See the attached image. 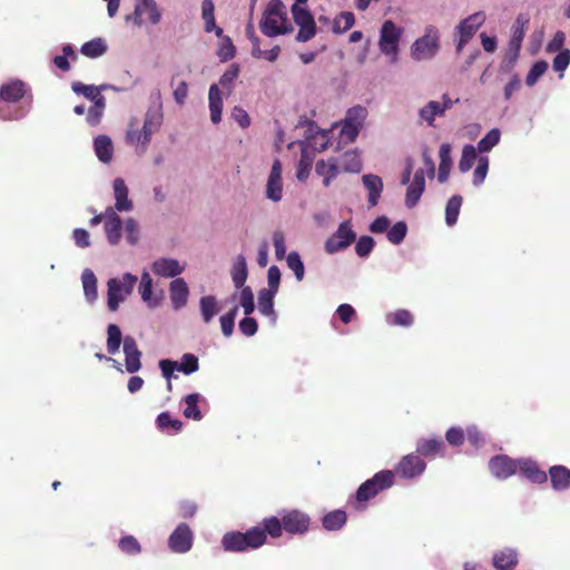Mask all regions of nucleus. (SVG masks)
<instances>
[{
  "label": "nucleus",
  "instance_id": "obj_1",
  "mask_svg": "<svg viewBox=\"0 0 570 570\" xmlns=\"http://www.w3.org/2000/svg\"><path fill=\"white\" fill-rule=\"evenodd\" d=\"M259 29L264 36L269 38L294 31L293 26L287 19L285 6L281 0H271L268 2L259 21Z\"/></svg>",
  "mask_w": 570,
  "mask_h": 570
},
{
  "label": "nucleus",
  "instance_id": "obj_2",
  "mask_svg": "<svg viewBox=\"0 0 570 570\" xmlns=\"http://www.w3.org/2000/svg\"><path fill=\"white\" fill-rule=\"evenodd\" d=\"M266 541L265 531L254 527L246 532L230 531L223 535L222 548L226 552H244L262 547Z\"/></svg>",
  "mask_w": 570,
  "mask_h": 570
},
{
  "label": "nucleus",
  "instance_id": "obj_3",
  "mask_svg": "<svg viewBox=\"0 0 570 570\" xmlns=\"http://www.w3.org/2000/svg\"><path fill=\"white\" fill-rule=\"evenodd\" d=\"M440 36L435 27H428L423 37L416 39L411 47L413 59L429 60L432 59L440 48Z\"/></svg>",
  "mask_w": 570,
  "mask_h": 570
},
{
  "label": "nucleus",
  "instance_id": "obj_4",
  "mask_svg": "<svg viewBox=\"0 0 570 570\" xmlns=\"http://www.w3.org/2000/svg\"><path fill=\"white\" fill-rule=\"evenodd\" d=\"M394 482V474L390 470L377 472L372 479L362 483L356 492L358 502L374 498L379 492L389 489Z\"/></svg>",
  "mask_w": 570,
  "mask_h": 570
},
{
  "label": "nucleus",
  "instance_id": "obj_5",
  "mask_svg": "<svg viewBox=\"0 0 570 570\" xmlns=\"http://www.w3.org/2000/svg\"><path fill=\"white\" fill-rule=\"evenodd\" d=\"M367 110L362 106H354L350 108L343 120V127L340 132V138L346 144L353 142L363 127L366 119Z\"/></svg>",
  "mask_w": 570,
  "mask_h": 570
},
{
  "label": "nucleus",
  "instance_id": "obj_6",
  "mask_svg": "<svg viewBox=\"0 0 570 570\" xmlns=\"http://www.w3.org/2000/svg\"><path fill=\"white\" fill-rule=\"evenodd\" d=\"M402 30L395 26L392 20H386L381 27L379 47L382 53L390 56L391 61L395 62L399 53V42Z\"/></svg>",
  "mask_w": 570,
  "mask_h": 570
},
{
  "label": "nucleus",
  "instance_id": "obj_7",
  "mask_svg": "<svg viewBox=\"0 0 570 570\" xmlns=\"http://www.w3.org/2000/svg\"><path fill=\"white\" fill-rule=\"evenodd\" d=\"M291 11L294 22L299 28L296 35V41L307 42L313 39L316 35V23L311 11L297 3L292 6Z\"/></svg>",
  "mask_w": 570,
  "mask_h": 570
},
{
  "label": "nucleus",
  "instance_id": "obj_8",
  "mask_svg": "<svg viewBox=\"0 0 570 570\" xmlns=\"http://www.w3.org/2000/svg\"><path fill=\"white\" fill-rule=\"evenodd\" d=\"M485 13L483 11H478L470 14L458 24L456 32L459 35V39L455 46L456 53H460L463 50L464 46L474 37L476 31L485 22Z\"/></svg>",
  "mask_w": 570,
  "mask_h": 570
},
{
  "label": "nucleus",
  "instance_id": "obj_9",
  "mask_svg": "<svg viewBox=\"0 0 570 570\" xmlns=\"http://www.w3.org/2000/svg\"><path fill=\"white\" fill-rule=\"evenodd\" d=\"M356 239V233L353 230L352 225L348 220H345L338 225L336 232L326 239L324 249L327 254H335L344 250L352 245Z\"/></svg>",
  "mask_w": 570,
  "mask_h": 570
},
{
  "label": "nucleus",
  "instance_id": "obj_10",
  "mask_svg": "<svg viewBox=\"0 0 570 570\" xmlns=\"http://www.w3.org/2000/svg\"><path fill=\"white\" fill-rule=\"evenodd\" d=\"M528 24L529 19L523 14H519L513 23L512 36L505 51V60L510 65H514L518 60Z\"/></svg>",
  "mask_w": 570,
  "mask_h": 570
},
{
  "label": "nucleus",
  "instance_id": "obj_11",
  "mask_svg": "<svg viewBox=\"0 0 570 570\" xmlns=\"http://www.w3.org/2000/svg\"><path fill=\"white\" fill-rule=\"evenodd\" d=\"M26 95V83L21 80H13L0 87V117L3 119L19 118L21 115L11 116L4 107V102H18Z\"/></svg>",
  "mask_w": 570,
  "mask_h": 570
},
{
  "label": "nucleus",
  "instance_id": "obj_12",
  "mask_svg": "<svg viewBox=\"0 0 570 570\" xmlns=\"http://www.w3.org/2000/svg\"><path fill=\"white\" fill-rule=\"evenodd\" d=\"M194 533L189 525L180 523L168 538V547L175 553H186L193 547Z\"/></svg>",
  "mask_w": 570,
  "mask_h": 570
},
{
  "label": "nucleus",
  "instance_id": "obj_13",
  "mask_svg": "<svg viewBox=\"0 0 570 570\" xmlns=\"http://www.w3.org/2000/svg\"><path fill=\"white\" fill-rule=\"evenodd\" d=\"M145 132L146 130L142 127L139 128V121L136 118L129 121L126 142L135 147L138 155H144L147 151L151 140V136H146Z\"/></svg>",
  "mask_w": 570,
  "mask_h": 570
},
{
  "label": "nucleus",
  "instance_id": "obj_14",
  "mask_svg": "<svg viewBox=\"0 0 570 570\" xmlns=\"http://www.w3.org/2000/svg\"><path fill=\"white\" fill-rule=\"evenodd\" d=\"M491 473L497 479H508L518 472L517 460H513L507 455H497L489 462Z\"/></svg>",
  "mask_w": 570,
  "mask_h": 570
},
{
  "label": "nucleus",
  "instance_id": "obj_15",
  "mask_svg": "<svg viewBox=\"0 0 570 570\" xmlns=\"http://www.w3.org/2000/svg\"><path fill=\"white\" fill-rule=\"evenodd\" d=\"M283 196L282 164L275 159L266 185V197L273 202H278Z\"/></svg>",
  "mask_w": 570,
  "mask_h": 570
},
{
  "label": "nucleus",
  "instance_id": "obj_16",
  "mask_svg": "<svg viewBox=\"0 0 570 570\" xmlns=\"http://www.w3.org/2000/svg\"><path fill=\"white\" fill-rule=\"evenodd\" d=\"M163 375L170 380L173 377L174 371L183 372L186 375H189L198 370V358H184V362L179 363L176 361H170L168 358H163L159 363Z\"/></svg>",
  "mask_w": 570,
  "mask_h": 570
},
{
  "label": "nucleus",
  "instance_id": "obj_17",
  "mask_svg": "<svg viewBox=\"0 0 570 570\" xmlns=\"http://www.w3.org/2000/svg\"><path fill=\"white\" fill-rule=\"evenodd\" d=\"M134 14V21L137 26H141L146 21L150 22L151 24H157L161 18V13L154 0L137 3Z\"/></svg>",
  "mask_w": 570,
  "mask_h": 570
},
{
  "label": "nucleus",
  "instance_id": "obj_18",
  "mask_svg": "<svg viewBox=\"0 0 570 570\" xmlns=\"http://www.w3.org/2000/svg\"><path fill=\"white\" fill-rule=\"evenodd\" d=\"M425 470V463L417 455H405L396 468L397 474L405 479L421 475Z\"/></svg>",
  "mask_w": 570,
  "mask_h": 570
},
{
  "label": "nucleus",
  "instance_id": "obj_19",
  "mask_svg": "<svg viewBox=\"0 0 570 570\" xmlns=\"http://www.w3.org/2000/svg\"><path fill=\"white\" fill-rule=\"evenodd\" d=\"M107 220L105 222V233L110 245H118L121 239L122 222L115 208H106Z\"/></svg>",
  "mask_w": 570,
  "mask_h": 570
},
{
  "label": "nucleus",
  "instance_id": "obj_20",
  "mask_svg": "<svg viewBox=\"0 0 570 570\" xmlns=\"http://www.w3.org/2000/svg\"><path fill=\"white\" fill-rule=\"evenodd\" d=\"M518 472L528 479L532 483L542 484L547 482L548 476L544 471H542L538 463L531 459H518Z\"/></svg>",
  "mask_w": 570,
  "mask_h": 570
},
{
  "label": "nucleus",
  "instance_id": "obj_21",
  "mask_svg": "<svg viewBox=\"0 0 570 570\" xmlns=\"http://www.w3.org/2000/svg\"><path fill=\"white\" fill-rule=\"evenodd\" d=\"M425 190V174L423 169H417L414 173L412 183L409 185L405 195V205L413 208L420 200Z\"/></svg>",
  "mask_w": 570,
  "mask_h": 570
},
{
  "label": "nucleus",
  "instance_id": "obj_22",
  "mask_svg": "<svg viewBox=\"0 0 570 570\" xmlns=\"http://www.w3.org/2000/svg\"><path fill=\"white\" fill-rule=\"evenodd\" d=\"M309 518L297 510H293L283 515V528L286 532L293 534L303 533L307 530Z\"/></svg>",
  "mask_w": 570,
  "mask_h": 570
},
{
  "label": "nucleus",
  "instance_id": "obj_23",
  "mask_svg": "<svg viewBox=\"0 0 570 570\" xmlns=\"http://www.w3.org/2000/svg\"><path fill=\"white\" fill-rule=\"evenodd\" d=\"M115 195V212H129L134 208L132 202L128 198V187L122 178H116L112 184Z\"/></svg>",
  "mask_w": 570,
  "mask_h": 570
},
{
  "label": "nucleus",
  "instance_id": "obj_24",
  "mask_svg": "<svg viewBox=\"0 0 570 570\" xmlns=\"http://www.w3.org/2000/svg\"><path fill=\"white\" fill-rule=\"evenodd\" d=\"M189 289L184 278H175L169 285V297L175 309L187 304Z\"/></svg>",
  "mask_w": 570,
  "mask_h": 570
},
{
  "label": "nucleus",
  "instance_id": "obj_25",
  "mask_svg": "<svg viewBox=\"0 0 570 570\" xmlns=\"http://www.w3.org/2000/svg\"><path fill=\"white\" fill-rule=\"evenodd\" d=\"M184 267L174 258H159L153 264L154 274L161 277H176L181 274Z\"/></svg>",
  "mask_w": 570,
  "mask_h": 570
},
{
  "label": "nucleus",
  "instance_id": "obj_26",
  "mask_svg": "<svg viewBox=\"0 0 570 570\" xmlns=\"http://www.w3.org/2000/svg\"><path fill=\"white\" fill-rule=\"evenodd\" d=\"M315 173L317 176L323 177V185L328 187L333 179H335L340 173V166L335 158H331L327 161L318 160L315 165Z\"/></svg>",
  "mask_w": 570,
  "mask_h": 570
},
{
  "label": "nucleus",
  "instance_id": "obj_27",
  "mask_svg": "<svg viewBox=\"0 0 570 570\" xmlns=\"http://www.w3.org/2000/svg\"><path fill=\"white\" fill-rule=\"evenodd\" d=\"M365 188L368 190V204L371 207L377 205L383 190V181L381 177L373 174H367L362 177Z\"/></svg>",
  "mask_w": 570,
  "mask_h": 570
},
{
  "label": "nucleus",
  "instance_id": "obj_28",
  "mask_svg": "<svg viewBox=\"0 0 570 570\" xmlns=\"http://www.w3.org/2000/svg\"><path fill=\"white\" fill-rule=\"evenodd\" d=\"M107 286V306L109 311L116 312L120 303L126 299L127 295L121 291V284L117 278H110Z\"/></svg>",
  "mask_w": 570,
  "mask_h": 570
},
{
  "label": "nucleus",
  "instance_id": "obj_29",
  "mask_svg": "<svg viewBox=\"0 0 570 570\" xmlns=\"http://www.w3.org/2000/svg\"><path fill=\"white\" fill-rule=\"evenodd\" d=\"M440 164H439V174L438 180L443 184L448 180L450 170L452 167V158H451V145L444 142L440 146L439 150Z\"/></svg>",
  "mask_w": 570,
  "mask_h": 570
},
{
  "label": "nucleus",
  "instance_id": "obj_30",
  "mask_svg": "<svg viewBox=\"0 0 570 570\" xmlns=\"http://www.w3.org/2000/svg\"><path fill=\"white\" fill-rule=\"evenodd\" d=\"M164 120V115L160 107L149 108L145 114L142 128L146 130V136H153L157 132Z\"/></svg>",
  "mask_w": 570,
  "mask_h": 570
},
{
  "label": "nucleus",
  "instance_id": "obj_31",
  "mask_svg": "<svg viewBox=\"0 0 570 570\" xmlns=\"http://www.w3.org/2000/svg\"><path fill=\"white\" fill-rule=\"evenodd\" d=\"M552 488L557 491H563L570 487V470L562 465L550 468Z\"/></svg>",
  "mask_w": 570,
  "mask_h": 570
},
{
  "label": "nucleus",
  "instance_id": "obj_32",
  "mask_svg": "<svg viewBox=\"0 0 570 570\" xmlns=\"http://www.w3.org/2000/svg\"><path fill=\"white\" fill-rule=\"evenodd\" d=\"M210 119L214 124H218L222 119L223 99L219 88L213 83L208 92Z\"/></svg>",
  "mask_w": 570,
  "mask_h": 570
},
{
  "label": "nucleus",
  "instance_id": "obj_33",
  "mask_svg": "<svg viewBox=\"0 0 570 570\" xmlns=\"http://www.w3.org/2000/svg\"><path fill=\"white\" fill-rule=\"evenodd\" d=\"M517 563L518 553L513 549H504L493 556V566L499 570H512Z\"/></svg>",
  "mask_w": 570,
  "mask_h": 570
},
{
  "label": "nucleus",
  "instance_id": "obj_34",
  "mask_svg": "<svg viewBox=\"0 0 570 570\" xmlns=\"http://www.w3.org/2000/svg\"><path fill=\"white\" fill-rule=\"evenodd\" d=\"M215 6L212 0H204L202 3V17L205 21V31L206 32H215L217 37L223 36V29L220 27H217L215 23V16H214Z\"/></svg>",
  "mask_w": 570,
  "mask_h": 570
},
{
  "label": "nucleus",
  "instance_id": "obj_35",
  "mask_svg": "<svg viewBox=\"0 0 570 570\" xmlns=\"http://www.w3.org/2000/svg\"><path fill=\"white\" fill-rule=\"evenodd\" d=\"M95 153L102 163H109L112 158L114 146L111 139L106 135L98 136L94 141Z\"/></svg>",
  "mask_w": 570,
  "mask_h": 570
},
{
  "label": "nucleus",
  "instance_id": "obj_36",
  "mask_svg": "<svg viewBox=\"0 0 570 570\" xmlns=\"http://www.w3.org/2000/svg\"><path fill=\"white\" fill-rule=\"evenodd\" d=\"M275 295V292L268 289H262L258 293V311L263 315L271 317L273 321L276 320V313L274 311Z\"/></svg>",
  "mask_w": 570,
  "mask_h": 570
},
{
  "label": "nucleus",
  "instance_id": "obj_37",
  "mask_svg": "<svg viewBox=\"0 0 570 570\" xmlns=\"http://www.w3.org/2000/svg\"><path fill=\"white\" fill-rule=\"evenodd\" d=\"M107 51V45L105 40L101 38H95L90 41L85 42L81 48L80 52L91 59L101 57Z\"/></svg>",
  "mask_w": 570,
  "mask_h": 570
},
{
  "label": "nucleus",
  "instance_id": "obj_38",
  "mask_svg": "<svg viewBox=\"0 0 570 570\" xmlns=\"http://www.w3.org/2000/svg\"><path fill=\"white\" fill-rule=\"evenodd\" d=\"M232 277L236 288L245 287L244 285L247 279V264L243 255H239L236 258V262L232 269Z\"/></svg>",
  "mask_w": 570,
  "mask_h": 570
},
{
  "label": "nucleus",
  "instance_id": "obj_39",
  "mask_svg": "<svg viewBox=\"0 0 570 570\" xmlns=\"http://www.w3.org/2000/svg\"><path fill=\"white\" fill-rule=\"evenodd\" d=\"M82 287L86 298L89 302H94L97 294V278L91 269H85L81 275Z\"/></svg>",
  "mask_w": 570,
  "mask_h": 570
},
{
  "label": "nucleus",
  "instance_id": "obj_40",
  "mask_svg": "<svg viewBox=\"0 0 570 570\" xmlns=\"http://www.w3.org/2000/svg\"><path fill=\"white\" fill-rule=\"evenodd\" d=\"M199 400L200 395L198 393H191L185 397V409L183 411L185 417L195 421H200L203 419V414L198 407Z\"/></svg>",
  "mask_w": 570,
  "mask_h": 570
},
{
  "label": "nucleus",
  "instance_id": "obj_41",
  "mask_svg": "<svg viewBox=\"0 0 570 570\" xmlns=\"http://www.w3.org/2000/svg\"><path fill=\"white\" fill-rule=\"evenodd\" d=\"M322 523L328 531L338 530L346 523V513L343 510H334L324 515Z\"/></svg>",
  "mask_w": 570,
  "mask_h": 570
},
{
  "label": "nucleus",
  "instance_id": "obj_42",
  "mask_svg": "<svg viewBox=\"0 0 570 570\" xmlns=\"http://www.w3.org/2000/svg\"><path fill=\"white\" fill-rule=\"evenodd\" d=\"M355 23V16L351 11H343L334 18L333 32L336 35L344 33L350 30Z\"/></svg>",
  "mask_w": 570,
  "mask_h": 570
},
{
  "label": "nucleus",
  "instance_id": "obj_43",
  "mask_svg": "<svg viewBox=\"0 0 570 570\" xmlns=\"http://www.w3.org/2000/svg\"><path fill=\"white\" fill-rule=\"evenodd\" d=\"M462 197L460 195H453L446 204L445 207V222L449 226H453L456 224L460 209L462 206Z\"/></svg>",
  "mask_w": 570,
  "mask_h": 570
},
{
  "label": "nucleus",
  "instance_id": "obj_44",
  "mask_svg": "<svg viewBox=\"0 0 570 570\" xmlns=\"http://www.w3.org/2000/svg\"><path fill=\"white\" fill-rule=\"evenodd\" d=\"M202 317L205 323H209L218 313V304L215 296H203L199 302Z\"/></svg>",
  "mask_w": 570,
  "mask_h": 570
},
{
  "label": "nucleus",
  "instance_id": "obj_45",
  "mask_svg": "<svg viewBox=\"0 0 570 570\" xmlns=\"http://www.w3.org/2000/svg\"><path fill=\"white\" fill-rule=\"evenodd\" d=\"M62 53L61 56H56L53 59H52V62L53 65L60 69L61 71H69L70 70V62H69V58L71 60H77L78 56L77 53L75 52L73 48L71 45H65L62 47Z\"/></svg>",
  "mask_w": 570,
  "mask_h": 570
},
{
  "label": "nucleus",
  "instance_id": "obj_46",
  "mask_svg": "<svg viewBox=\"0 0 570 570\" xmlns=\"http://www.w3.org/2000/svg\"><path fill=\"white\" fill-rule=\"evenodd\" d=\"M107 351L109 354H116L119 351L121 342L124 343L121 331L118 325L110 324L107 328Z\"/></svg>",
  "mask_w": 570,
  "mask_h": 570
},
{
  "label": "nucleus",
  "instance_id": "obj_47",
  "mask_svg": "<svg viewBox=\"0 0 570 570\" xmlns=\"http://www.w3.org/2000/svg\"><path fill=\"white\" fill-rule=\"evenodd\" d=\"M342 168L346 173H360L362 169L360 155L354 150L345 151L342 156Z\"/></svg>",
  "mask_w": 570,
  "mask_h": 570
},
{
  "label": "nucleus",
  "instance_id": "obj_48",
  "mask_svg": "<svg viewBox=\"0 0 570 570\" xmlns=\"http://www.w3.org/2000/svg\"><path fill=\"white\" fill-rule=\"evenodd\" d=\"M442 445L443 443L439 439H422L417 442L416 452L424 456H434Z\"/></svg>",
  "mask_w": 570,
  "mask_h": 570
},
{
  "label": "nucleus",
  "instance_id": "obj_49",
  "mask_svg": "<svg viewBox=\"0 0 570 570\" xmlns=\"http://www.w3.org/2000/svg\"><path fill=\"white\" fill-rule=\"evenodd\" d=\"M389 324L397 325V326H411L414 322V316L407 309H397L393 313H390L386 316Z\"/></svg>",
  "mask_w": 570,
  "mask_h": 570
},
{
  "label": "nucleus",
  "instance_id": "obj_50",
  "mask_svg": "<svg viewBox=\"0 0 570 570\" xmlns=\"http://www.w3.org/2000/svg\"><path fill=\"white\" fill-rule=\"evenodd\" d=\"M444 108L438 101H430L420 110V117L424 119L430 126H433L436 116H442Z\"/></svg>",
  "mask_w": 570,
  "mask_h": 570
},
{
  "label": "nucleus",
  "instance_id": "obj_51",
  "mask_svg": "<svg viewBox=\"0 0 570 570\" xmlns=\"http://www.w3.org/2000/svg\"><path fill=\"white\" fill-rule=\"evenodd\" d=\"M475 160H476V151H475L474 146L465 145L462 150L461 159L459 161L460 171H462V173L469 171L472 168Z\"/></svg>",
  "mask_w": 570,
  "mask_h": 570
},
{
  "label": "nucleus",
  "instance_id": "obj_52",
  "mask_svg": "<svg viewBox=\"0 0 570 570\" xmlns=\"http://www.w3.org/2000/svg\"><path fill=\"white\" fill-rule=\"evenodd\" d=\"M500 130L494 128L491 129L483 138L478 142V149L480 153H488L500 141Z\"/></svg>",
  "mask_w": 570,
  "mask_h": 570
},
{
  "label": "nucleus",
  "instance_id": "obj_53",
  "mask_svg": "<svg viewBox=\"0 0 570 570\" xmlns=\"http://www.w3.org/2000/svg\"><path fill=\"white\" fill-rule=\"evenodd\" d=\"M157 426L161 431H168L173 429L174 432H179L183 428V423L179 420L171 419L167 412H163L157 416Z\"/></svg>",
  "mask_w": 570,
  "mask_h": 570
},
{
  "label": "nucleus",
  "instance_id": "obj_54",
  "mask_svg": "<svg viewBox=\"0 0 570 570\" xmlns=\"http://www.w3.org/2000/svg\"><path fill=\"white\" fill-rule=\"evenodd\" d=\"M239 76V68L237 65L233 63L228 67V69L222 75L219 79V85L226 89L228 92L232 91L235 80Z\"/></svg>",
  "mask_w": 570,
  "mask_h": 570
},
{
  "label": "nucleus",
  "instance_id": "obj_55",
  "mask_svg": "<svg viewBox=\"0 0 570 570\" xmlns=\"http://www.w3.org/2000/svg\"><path fill=\"white\" fill-rule=\"evenodd\" d=\"M407 233V226L404 222H397L387 230V239L397 245L403 242Z\"/></svg>",
  "mask_w": 570,
  "mask_h": 570
},
{
  "label": "nucleus",
  "instance_id": "obj_56",
  "mask_svg": "<svg viewBox=\"0 0 570 570\" xmlns=\"http://www.w3.org/2000/svg\"><path fill=\"white\" fill-rule=\"evenodd\" d=\"M287 266L294 272L297 281H302L304 278V264L301 259V256L297 252H291L287 255Z\"/></svg>",
  "mask_w": 570,
  "mask_h": 570
},
{
  "label": "nucleus",
  "instance_id": "obj_57",
  "mask_svg": "<svg viewBox=\"0 0 570 570\" xmlns=\"http://www.w3.org/2000/svg\"><path fill=\"white\" fill-rule=\"evenodd\" d=\"M548 62L544 60H539L533 63L530 71L527 75L525 83L528 86H533L538 79L547 71Z\"/></svg>",
  "mask_w": 570,
  "mask_h": 570
},
{
  "label": "nucleus",
  "instance_id": "obj_58",
  "mask_svg": "<svg viewBox=\"0 0 570 570\" xmlns=\"http://www.w3.org/2000/svg\"><path fill=\"white\" fill-rule=\"evenodd\" d=\"M239 304L244 308L245 315H250L255 309L254 294L250 287H243L239 295Z\"/></svg>",
  "mask_w": 570,
  "mask_h": 570
},
{
  "label": "nucleus",
  "instance_id": "obj_59",
  "mask_svg": "<svg viewBox=\"0 0 570 570\" xmlns=\"http://www.w3.org/2000/svg\"><path fill=\"white\" fill-rule=\"evenodd\" d=\"M488 169L489 158L487 156H481L478 159L476 168L474 169L473 173V184L475 186H480L484 181L488 174Z\"/></svg>",
  "mask_w": 570,
  "mask_h": 570
},
{
  "label": "nucleus",
  "instance_id": "obj_60",
  "mask_svg": "<svg viewBox=\"0 0 570 570\" xmlns=\"http://www.w3.org/2000/svg\"><path fill=\"white\" fill-rule=\"evenodd\" d=\"M312 163L313 159L306 153L303 151L301 155V159L298 161L296 173V177L298 180L304 181L307 179L312 169Z\"/></svg>",
  "mask_w": 570,
  "mask_h": 570
},
{
  "label": "nucleus",
  "instance_id": "obj_61",
  "mask_svg": "<svg viewBox=\"0 0 570 570\" xmlns=\"http://www.w3.org/2000/svg\"><path fill=\"white\" fill-rule=\"evenodd\" d=\"M375 245V242L373 237L371 236H361L355 245V252L356 254L364 258L367 257L371 252L373 250V247Z\"/></svg>",
  "mask_w": 570,
  "mask_h": 570
},
{
  "label": "nucleus",
  "instance_id": "obj_62",
  "mask_svg": "<svg viewBox=\"0 0 570 570\" xmlns=\"http://www.w3.org/2000/svg\"><path fill=\"white\" fill-rule=\"evenodd\" d=\"M119 548L127 554H138L141 550L139 542L132 535L122 537L119 541Z\"/></svg>",
  "mask_w": 570,
  "mask_h": 570
},
{
  "label": "nucleus",
  "instance_id": "obj_63",
  "mask_svg": "<svg viewBox=\"0 0 570 570\" xmlns=\"http://www.w3.org/2000/svg\"><path fill=\"white\" fill-rule=\"evenodd\" d=\"M237 315V307H234L228 313L220 317V327L225 336H230L234 331L235 318Z\"/></svg>",
  "mask_w": 570,
  "mask_h": 570
},
{
  "label": "nucleus",
  "instance_id": "obj_64",
  "mask_svg": "<svg viewBox=\"0 0 570 570\" xmlns=\"http://www.w3.org/2000/svg\"><path fill=\"white\" fill-rule=\"evenodd\" d=\"M265 534L268 533L273 538H278L282 534L283 522L276 517L267 518L263 521Z\"/></svg>",
  "mask_w": 570,
  "mask_h": 570
}]
</instances>
